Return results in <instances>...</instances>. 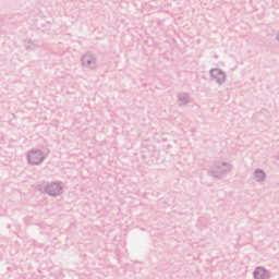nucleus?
<instances>
[{"mask_svg":"<svg viewBox=\"0 0 279 279\" xmlns=\"http://www.w3.org/2000/svg\"><path fill=\"white\" fill-rule=\"evenodd\" d=\"M45 160V156L40 153V150H33L28 155V162L31 165H40Z\"/></svg>","mask_w":279,"mask_h":279,"instance_id":"1","label":"nucleus"},{"mask_svg":"<svg viewBox=\"0 0 279 279\" xmlns=\"http://www.w3.org/2000/svg\"><path fill=\"white\" fill-rule=\"evenodd\" d=\"M210 73H211V77H214V80H217V82H225L226 74H223V72H221V70L214 69V70H211Z\"/></svg>","mask_w":279,"mask_h":279,"instance_id":"2","label":"nucleus"},{"mask_svg":"<svg viewBox=\"0 0 279 279\" xmlns=\"http://www.w3.org/2000/svg\"><path fill=\"white\" fill-rule=\"evenodd\" d=\"M60 185L58 184H51L50 186H48V193L49 195H60Z\"/></svg>","mask_w":279,"mask_h":279,"instance_id":"3","label":"nucleus"},{"mask_svg":"<svg viewBox=\"0 0 279 279\" xmlns=\"http://www.w3.org/2000/svg\"><path fill=\"white\" fill-rule=\"evenodd\" d=\"M255 279H263L265 278V268H257L254 272Z\"/></svg>","mask_w":279,"mask_h":279,"instance_id":"4","label":"nucleus"},{"mask_svg":"<svg viewBox=\"0 0 279 279\" xmlns=\"http://www.w3.org/2000/svg\"><path fill=\"white\" fill-rule=\"evenodd\" d=\"M83 64H87V65L95 64V59H93V57L90 56H85L83 57Z\"/></svg>","mask_w":279,"mask_h":279,"instance_id":"5","label":"nucleus"},{"mask_svg":"<svg viewBox=\"0 0 279 279\" xmlns=\"http://www.w3.org/2000/svg\"><path fill=\"white\" fill-rule=\"evenodd\" d=\"M256 178H258L259 180H264L265 173H263V171H256Z\"/></svg>","mask_w":279,"mask_h":279,"instance_id":"6","label":"nucleus"}]
</instances>
